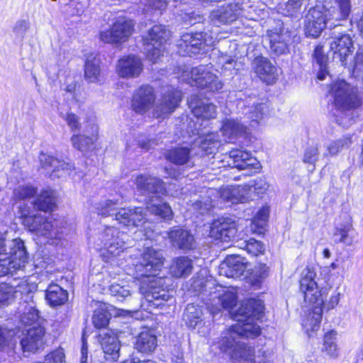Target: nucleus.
Segmentation results:
<instances>
[{
	"label": "nucleus",
	"instance_id": "1",
	"mask_svg": "<svg viewBox=\"0 0 363 363\" xmlns=\"http://www.w3.org/2000/svg\"><path fill=\"white\" fill-rule=\"evenodd\" d=\"M263 303L259 300L250 299L242 303L234 314L238 323L224 331L217 342L218 348L233 358L238 357L248 359L253 355V349L240 343L241 337L254 338L260 334L259 326L254 322L262 318Z\"/></svg>",
	"mask_w": 363,
	"mask_h": 363
},
{
	"label": "nucleus",
	"instance_id": "2",
	"mask_svg": "<svg viewBox=\"0 0 363 363\" xmlns=\"http://www.w3.org/2000/svg\"><path fill=\"white\" fill-rule=\"evenodd\" d=\"M163 264L160 251L147 248L134 264L135 279L142 280L140 286L141 294L150 306L157 308L167 301L172 291L168 289V278L157 277V272Z\"/></svg>",
	"mask_w": 363,
	"mask_h": 363
},
{
	"label": "nucleus",
	"instance_id": "3",
	"mask_svg": "<svg viewBox=\"0 0 363 363\" xmlns=\"http://www.w3.org/2000/svg\"><path fill=\"white\" fill-rule=\"evenodd\" d=\"M315 278L316 273L314 269L306 267L303 269L300 279V290L304 294L305 301L313 305V311L308 313L303 325L307 330L313 331L319 328L323 305V294L318 286Z\"/></svg>",
	"mask_w": 363,
	"mask_h": 363
},
{
	"label": "nucleus",
	"instance_id": "4",
	"mask_svg": "<svg viewBox=\"0 0 363 363\" xmlns=\"http://www.w3.org/2000/svg\"><path fill=\"white\" fill-rule=\"evenodd\" d=\"M179 79L191 86L206 89L211 92H218L223 86L222 82L218 79L216 75L211 72L209 67L206 65H199L191 68L184 67Z\"/></svg>",
	"mask_w": 363,
	"mask_h": 363
},
{
	"label": "nucleus",
	"instance_id": "5",
	"mask_svg": "<svg viewBox=\"0 0 363 363\" xmlns=\"http://www.w3.org/2000/svg\"><path fill=\"white\" fill-rule=\"evenodd\" d=\"M208 294V309L213 316L219 313L221 308L231 309L237 303V295L233 289L217 285L214 281H207L203 289Z\"/></svg>",
	"mask_w": 363,
	"mask_h": 363
},
{
	"label": "nucleus",
	"instance_id": "6",
	"mask_svg": "<svg viewBox=\"0 0 363 363\" xmlns=\"http://www.w3.org/2000/svg\"><path fill=\"white\" fill-rule=\"evenodd\" d=\"M334 106L340 111H350L359 108L362 104L357 87L345 80L334 82L330 87Z\"/></svg>",
	"mask_w": 363,
	"mask_h": 363
},
{
	"label": "nucleus",
	"instance_id": "7",
	"mask_svg": "<svg viewBox=\"0 0 363 363\" xmlns=\"http://www.w3.org/2000/svg\"><path fill=\"white\" fill-rule=\"evenodd\" d=\"M99 245L106 251L107 262L120 256L129 246L130 237L117 228L106 226L99 233Z\"/></svg>",
	"mask_w": 363,
	"mask_h": 363
},
{
	"label": "nucleus",
	"instance_id": "8",
	"mask_svg": "<svg viewBox=\"0 0 363 363\" xmlns=\"http://www.w3.org/2000/svg\"><path fill=\"white\" fill-rule=\"evenodd\" d=\"M169 36V32L162 25H155L143 37L144 50L147 57L152 62H157L162 55L164 44Z\"/></svg>",
	"mask_w": 363,
	"mask_h": 363
},
{
	"label": "nucleus",
	"instance_id": "9",
	"mask_svg": "<svg viewBox=\"0 0 363 363\" xmlns=\"http://www.w3.org/2000/svg\"><path fill=\"white\" fill-rule=\"evenodd\" d=\"M133 21L118 18L108 29L99 33V38L105 43L121 44L128 40L133 32Z\"/></svg>",
	"mask_w": 363,
	"mask_h": 363
},
{
	"label": "nucleus",
	"instance_id": "10",
	"mask_svg": "<svg viewBox=\"0 0 363 363\" xmlns=\"http://www.w3.org/2000/svg\"><path fill=\"white\" fill-rule=\"evenodd\" d=\"M213 43V37L207 33H187L182 35L179 47L185 54L191 55L207 51Z\"/></svg>",
	"mask_w": 363,
	"mask_h": 363
},
{
	"label": "nucleus",
	"instance_id": "11",
	"mask_svg": "<svg viewBox=\"0 0 363 363\" xmlns=\"http://www.w3.org/2000/svg\"><path fill=\"white\" fill-rule=\"evenodd\" d=\"M23 225L30 232L38 236H45L50 238H57L54 232L52 221L41 213L30 214L26 211H21Z\"/></svg>",
	"mask_w": 363,
	"mask_h": 363
},
{
	"label": "nucleus",
	"instance_id": "12",
	"mask_svg": "<svg viewBox=\"0 0 363 363\" xmlns=\"http://www.w3.org/2000/svg\"><path fill=\"white\" fill-rule=\"evenodd\" d=\"M337 27L334 22H329L328 16L321 6L311 8L305 16L304 30L307 36L318 37L326 26Z\"/></svg>",
	"mask_w": 363,
	"mask_h": 363
},
{
	"label": "nucleus",
	"instance_id": "13",
	"mask_svg": "<svg viewBox=\"0 0 363 363\" xmlns=\"http://www.w3.org/2000/svg\"><path fill=\"white\" fill-rule=\"evenodd\" d=\"M10 257L0 258V277L13 274L22 269L27 262V255L22 242H18L12 251Z\"/></svg>",
	"mask_w": 363,
	"mask_h": 363
},
{
	"label": "nucleus",
	"instance_id": "14",
	"mask_svg": "<svg viewBox=\"0 0 363 363\" xmlns=\"http://www.w3.org/2000/svg\"><path fill=\"white\" fill-rule=\"evenodd\" d=\"M218 194L223 201H229L233 203V186L221 188L218 192L216 189H208L205 191L203 194H201L198 199L191 201L193 208L201 214L207 213L213 207V202Z\"/></svg>",
	"mask_w": 363,
	"mask_h": 363
},
{
	"label": "nucleus",
	"instance_id": "15",
	"mask_svg": "<svg viewBox=\"0 0 363 363\" xmlns=\"http://www.w3.org/2000/svg\"><path fill=\"white\" fill-rule=\"evenodd\" d=\"M182 100V92L179 90L169 89L165 91L156 104L153 114L159 119L168 117L178 107Z\"/></svg>",
	"mask_w": 363,
	"mask_h": 363
},
{
	"label": "nucleus",
	"instance_id": "16",
	"mask_svg": "<svg viewBox=\"0 0 363 363\" xmlns=\"http://www.w3.org/2000/svg\"><path fill=\"white\" fill-rule=\"evenodd\" d=\"M330 35V50L334 53V58H337L341 65H344L345 58L352 48V38L350 35L337 30H333Z\"/></svg>",
	"mask_w": 363,
	"mask_h": 363
},
{
	"label": "nucleus",
	"instance_id": "17",
	"mask_svg": "<svg viewBox=\"0 0 363 363\" xmlns=\"http://www.w3.org/2000/svg\"><path fill=\"white\" fill-rule=\"evenodd\" d=\"M39 160L41 167L48 173H50L52 179L61 177L66 174L71 175L74 169L72 164L60 161L49 155L41 153Z\"/></svg>",
	"mask_w": 363,
	"mask_h": 363
},
{
	"label": "nucleus",
	"instance_id": "18",
	"mask_svg": "<svg viewBox=\"0 0 363 363\" xmlns=\"http://www.w3.org/2000/svg\"><path fill=\"white\" fill-rule=\"evenodd\" d=\"M145 212L142 207L121 208L115 213L114 219L125 226L137 227L145 223Z\"/></svg>",
	"mask_w": 363,
	"mask_h": 363
},
{
	"label": "nucleus",
	"instance_id": "19",
	"mask_svg": "<svg viewBox=\"0 0 363 363\" xmlns=\"http://www.w3.org/2000/svg\"><path fill=\"white\" fill-rule=\"evenodd\" d=\"M98 340L105 359L108 361H117L120 356L121 342L115 333L111 330L101 331L98 335Z\"/></svg>",
	"mask_w": 363,
	"mask_h": 363
},
{
	"label": "nucleus",
	"instance_id": "20",
	"mask_svg": "<svg viewBox=\"0 0 363 363\" xmlns=\"http://www.w3.org/2000/svg\"><path fill=\"white\" fill-rule=\"evenodd\" d=\"M168 238L171 245L184 251L196 247V242L193 234L188 230L176 226L168 232Z\"/></svg>",
	"mask_w": 363,
	"mask_h": 363
},
{
	"label": "nucleus",
	"instance_id": "21",
	"mask_svg": "<svg viewBox=\"0 0 363 363\" xmlns=\"http://www.w3.org/2000/svg\"><path fill=\"white\" fill-rule=\"evenodd\" d=\"M210 233L216 239L228 242L236 235L237 224L230 218H218L212 223Z\"/></svg>",
	"mask_w": 363,
	"mask_h": 363
},
{
	"label": "nucleus",
	"instance_id": "22",
	"mask_svg": "<svg viewBox=\"0 0 363 363\" xmlns=\"http://www.w3.org/2000/svg\"><path fill=\"white\" fill-rule=\"evenodd\" d=\"M135 184L137 189L143 194H152L155 198H160L166 193L164 183L157 177L149 175H138L135 178Z\"/></svg>",
	"mask_w": 363,
	"mask_h": 363
},
{
	"label": "nucleus",
	"instance_id": "23",
	"mask_svg": "<svg viewBox=\"0 0 363 363\" xmlns=\"http://www.w3.org/2000/svg\"><path fill=\"white\" fill-rule=\"evenodd\" d=\"M155 101L154 89L150 86H142L135 91L133 96L131 106L137 113L147 112Z\"/></svg>",
	"mask_w": 363,
	"mask_h": 363
},
{
	"label": "nucleus",
	"instance_id": "24",
	"mask_svg": "<svg viewBox=\"0 0 363 363\" xmlns=\"http://www.w3.org/2000/svg\"><path fill=\"white\" fill-rule=\"evenodd\" d=\"M241 13L242 9L238 3H229L213 10L210 18L214 23L228 24L235 21Z\"/></svg>",
	"mask_w": 363,
	"mask_h": 363
},
{
	"label": "nucleus",
	"instance_id": "25",
	"mask_svg": "<svg viewBox=\"0 0 363 363\" xmlns=\"http://www.w3.org/2000/svg\"><path fill=\"white\" fill-rule=\"evenodd\" d=\"M116 71L121 77L135 78L143 71V62L135 55L125 56L118 60Z\"/></svg>",
	"mask_w": 363,
	"mask_h": 363
},
{
	"label": "nucleus",
	"instance_id": "26",
	"mask_svg": "<svg viewBox=\"0 0 363 363\" xmlns=\"http://www.w3.org/2000/svg\"><path fill=\"white\" fill-rule=\"evenodd\" d=\"M189 106L196 118H214L216 116V106L208 101L201 99L197 95H191L188 100Z\"/></svg>",
	"mask_w": 363,
	"mask_h": 363
},
{
	"label": "nucleus",
	"instance_id": "27",
	"mask_svg": "<svg viewBox=\"0 0 363 363\" xmlns=\"http://www.w3.org/2000/svg\"><path fill=\"white\" fill-rule=\"evenodd\" d=\"M246 269V266L241 257L236 255H230L220 264L219 274L229 278L240 277Z\"/></svg>",
	"mask_w": 363,
	"mask_h": 363
},
{
	"label": "nucleus",
	"instance_id": "28",
	"mask_svg": "<svg viewBox=\"0 0 363 363\" xmlns=\"http://www.w3.org/2000/svg\"><path fill=\"white\" fill-rule=\"evenodd\" d=\"M254 69L258 77L267 84H272L277 77V68L266 57H257L253 61Z\"/></svg>",
	"mask_w": 363,
	"mask_h": 363
},
{
	"label": "nucleus",
	"instance_id": "29",
	"mask_svg": "<svg viewBox=\"0 0 363 363\" xmlns=\"http://www.w3.org/2000/svg\"><path fill=\"white\" fill-rule=\"evenodd\" d=\"M44 328L39 325L28 330L21 344L24 352H35L43 345Z\"/></svg>",
	"mask_w": 363,
	"mask_h": 363
},
{
	"label": "nucleus",
	"instance_id": "30",
	"mask_svg": "<svg viewBox=\"0 0 363 363\" xmlns=\"http://www.w3.org/2000/svg\"><path fill=\"white\" fill-rule=\"evenodd\" d=\"M33 298V294L28 293L18 308L21 321L24 325L35 324L40 318L39 312Z\"/></svg>",
	"mask_w": 363,
	"mask_h": 363
},
{
	"label": "nucleus",
	"instance_id": "31",
	"mask_svg": "<svg viewBox=\"0 0 363 363\" xmlns=\"http://www.w3.org/2000/svg\"><path fill=\"white\" fill-rule=\"evenodd\" d=\"M229 157L232 160L233 167L239 169H255L260 167L259 161L248 152L241 150H233L229 152ZM231 165V164H230Z\"/></svg>",
	"mask_w": 363,
	"mask_h": 363
},
{
	"label": "nucleus",
	"instance_id": "32",
	"mask_svg": "<svg viewBox=\"0 0 363 363\" xmlns=\"http://www.w3.org/2000/svg\"><path fill=\"white\" fill-rule=\"evenodd\" d=\"M328 16L329 22H334L346 19L351 11L350 0H335L334 4L329 8L321 6Z\"/></svg>",
	"mask_w": 363,
	"mask_h": 363
},
{
	"label": "nucleus",
	"instance_id": "33",
	"mask_svg": "<svg viewBox=\"0 0 363 363\" xmlns=\"http://www.w3.org/2000/svg\"><path fill=\"white\" fill-rule=\"evenodd\" d=\"M56 201V192L51 189H45L38 195L33 204L38 211L48 212L53 211Z\"/></svg>",
	"mask_w": 363,
	"mask_h": 363
},
{
	"label": "nucleus",
	"instance_id": "34",
	"mask_svg": "<svg viewBox=\"0 0 363 363\" xmlns=\"http://www.w3.org/2000/svg\"><path fill=\"white\" fill-rule=\"evenodd\" d=\"M157 337L150 330L141 332L136 338L135 348L141 353H152L157 347Z\"/></svg>",
	"mask_w": 363,
	"mask_h": 363
},
{
	"label": "nucleus",
	"instance_id": "35",
	"mask_svg": "<svg viewBox=\"0 0 363 363\" xmlns=\"http://www.w3.org/2000/svg\"><path fill=\"white\" fill-rule=\"evenodd\" d=\"M268 40L271 51L274 54L280 55L289 52L287 42L289 40V35L287 33L270 32L268 35Z\"/></svg>",
	"mask_w": 363,
	"mask_h": 363
},
{
	"label": "nucleus",
	"instance_id": "36",
	"mask_svg": "<svg viewBox=\"0 0 363 363\" xmlns=\"http://www.w3.org/2000/svg\"><path fill=\"white\" fill-rule=\"evenodd\" d=\"M159 199L152 196L147 202V211L164 220H171L173 212L170 206L167 203H162Z\"/></svg>",
	"mask_w": 363,
	"mask_h": 363
},
{
	"label": "nucleus",
	"instance_id": "37",
	"mask_svg": "<svg viewBox=\"0 0 363 363\" xmlns=\"http://www.w3.org/2000/svg\"><path fill=\"white\" fill-rule=\"evenodd\" d=\"M192 260L186 256H181L174 259L170 267L172 275L177 278L188 277L192 272Z\"/></svg>",
	"mask_w": 363,
	"mask_h": 363
},
{
	"label": "nucleus",
	"instance_id": "38",
	"mask_svg": "<svg viewBox=\"0 0 363 363\" xmlns=\"http://www.w3.org/2000/svg\"><path fill=\"white\" fill-rule=\"evenodd\" d=\"M220 131L225 138L224 140L227 142L244 134L246 131V127L237 120L226 119L223 122Z\"/></svg>",
	"mask_w": 363,
	"mask_h": 363
},
{
	"label": "nucleus",
	"instance_id": "39",
	"mask_svg": "<svg viewBox=\"0 0 363 363\" xmlns=\"http://www.w3.org/2000/svg\"><path fill=\"white\" fill-rule=\"evenodd\" d=\"M196 143L203 155H211L215 152L220 145L219 136L216 133H211L199 138Z\"/></svg>",
	"mask_w": 363,
	"mask_h": 363
},
{
	"label": "nucleus",
	"instance_id": "40",
	"mask_svg": "<svg viewBox=\"0 0 363 363\" xmlns=\"http://www.w3.org/2000/svg\"><path fill=\"white\" fill-rule=\"evenodd\" d=\"M84 77L91 83L101 81L100 60L96 57L89 56L84 65Z\"/></svg>",
	"mask_w": 363,
	"mask_h": 363
},
{
	"label": "nucleus",
	"instance_id": "41",
	"mask_svg": "<svg viewBox=\"0 0 363 363\" xmlns=\"http://www.w3.org/2000/svg\"><path fill=\"white\" fill-rule=\"evenodd\" d=\"M46 299L52 306L64 304L68 298V294L62 287L57 284H51L46 290Z\"/></svg>",
	"mask_w": 363,
	"mask_h": 363
},
{
	"label": "nucleus",
	"instance_id": "42",
	"mask_svg": "<svg viewBox=\"0 0 363 363\" xmlns=\"http://www.w3.org/2000/svg\"><path fill=\"white\" fill-rule=\"evenodd\" d=\"M164 157L174 164L183 165L190 161V149L185 147H177L169 150Z\"/></svg>",
	"mask_w": 363,
	"mask_h": 363
},
{
	"label": "nucleus",
	"instance_id": "43",
	"mask_svg": "<svg viewBox=\"0 0 363 363\" xmlns=\"http://www.w3.org/2000/svg\"><path fill=\"white\" fill-rule=\"evenodd\" d=\"M203 311L201 306L195 304L187 305L183 315V319L190 328H195L202 319Z\"/></svg>",
	"mask_w": 363,
	"mask_h": 363
},
{
	"label": "nucleus",
	"instance_id": "44",
	"mask_svg": "<svg viewBox=\"0 0 363 363\" xmlns=\"http://www.w3.org/2000/svg\"><path fill=\"white\" fill-rule=\"evenodd\" d=\"M313 57L315 62L319 66L318 79L319 80H323L325 76L328 74V72L327 70L328 57L325 55L322 45H317L315 47Z\"/></svg>",
	"mask_w": 363,
	"mask_h": 363
},
{
	"label": "nucleus",
	"instance_id": "45",
	"mask_svg": "<svg viewBox=\"0 0 363 363\" xmlns=\"http://www.w3.org/2000/svg\"><path fill=\"white\" fill-rule=\"evenodd\" d=\"M96 140V136L94 135L91 137H87L84 135H74L71 138L74 147L82 152L91 150Z\"/></svg>",
	"mask_w": 363,
	"mask_h": 363
},
{
	"label": "nucleus",
	"instance_id": "46",
	"mask_svg": "<svg viewBox=\"0 0 363 363\" xmlns=\"http://www.w3.org/2000/svg\"><path fill=\"white\" fill-rule=\"evenodd\" d=\"M238 247L240 249L245 250L249 254L253 256H257L259 254H262L264 251V245L261 242L253 238L239 242Z\"/></svg>",
	"mask_w": 363,
	"mask_h": 363
},
{
	"label": "nucleus",
	"instance_id": "47",
	"mask_svg": "<svg viewBox=\"0 0 363 363\" xmlns=\"http://www.w3.org/2000/svg\"><path fill=\"white\" fill-rule=\"evenodd\" d=\"M251 197L247 184L233 186V203L245 202Z\"/></svg>",
	"mask_w": 363,
	"mask_h": 363
},
{
	"label": "nucleus",
	"instance_id": "48",
	"mask_svg": "<svg viewBox=\"0 0 363 363\" xmlns=\"http://www.w3.org/2000/svg\"><path fill=\"white\" fill-rule=\"evenodd\" d=\"M96 209L98 213L102 216H115L117 210V203L112 200H106L99 203Z\"/></svg>",
	"mask_w": 363,
	"mask_h": 363
},
{
	"label": "nucleus",
	"instance_id": "49",
	"mask_svg": "<svg viewBox=\"0 0 363 363\" xmlns=\"http://www.w3.org/2000/svg\"><path fill=\"white\" fill-rule=\"evenodd\" d=\"M18 291L8 284L0 285V306L7 304L9 301L16 296Z\"/></svg>",
	"mask_w": 363,
	"mask_h": 363
},
{
	"label": "nucleus",
	"instance_id": "50",
	"mask_svg": "<svg viewBox=\"0 0 363 363\" xmlns=\"http://www.w3.org/2000/svg\"><path fill=\"white\" fill-rule=\"evenodd\" d=\"M319 155L318 145L316 143H312L307 146L303 156V162L314 164Z\"/></svg>",
	"mask_w": 363,
	"mask_h": 363
},
{
	"label": "nucleus",
	"instance_id": "51",
	"mask_svg": "<svg viewBox=\"0 0 363 363\" xmlns=\"http://www.w3.org/2000/svg\"><path fill=\"white\" fill-rule=\"evenodd\" d=\"M335 333L330 331L325 335L323 350L330 356L337 355V345L335 343Z\"/></svg>",
	"mask_w": 363,
	"mask_h": 363
},
{
	"label": "nucleus",
	"instance_id": "52",
	"mask_svg": "<svg viewBox=\"0 0 363 363\" xmlns=\"http://www.w3.org/2000/svg\"><path fill=\"white\" fill-rule=\"evenodd\" d=\"M249 186V191L252 194V192L257 195L264 194L269 189V184L264 179H259L247 184Z\"/></svg>",
	"mask_w": 363,
	"mask_h": 363
},
{
	"label": "nucleus",
	"instance_id": "53",
	"mask_svg": "<svg viewBox=\"0 0 363 363\" xmlns=\"http://www.w3.org/2000/svg\"><path fill=\"white\" fill-rule=\"evenodd\" d=\"M36 194V189L30 186H19L14 191V196L18 200H24L33 197Z\"/></svg>",
	"mask_w": 363,
	"mask_h": 363
},
{
	"label": "nucleus",
	"instance_id": "54",
	"mask_svg": "<svg viewBox=\"0 0 363 363\" xmlns=\"http://www.w3.org/2000/svg\"><path fill=\"white\" fill-rule=\"evenodd\" d=\"M65 354L62 348H58L45 357L44 362L38 363H65Z\"/></svg>",
	"mask_w": 363,
	"mask_h": 363
},
{
	"label": "nucleus",
	"instance_id": "55",
	"mask_svg": "<svg viewBox=\"0 0 363 363\" xmlns=\"http://www.w3.org/2000/svg\"><path fill=\"white\" fill-rule=\"evenodd\" d=\"M266 108V104L263 103L257 104L252 107H249L247 111L245 113L248 116V118L252 121H257L262 118L263 111Z\"/></svg>",
	"mask_w": 363,
	"mask_h": 363
},
{
	"label": "nucleus",
	"instance_id": "56",
	"mask_svg": "<svg viewBox=\"0 0 363 363\" xmlns=\"http://www.w3.org/2000/svg\"><path fill=\"white\" fill-rule=\"evenodd\" d=\"M92 320L96 328H105L109 323V315L103 311H95Z\"/></svg>",
	"mask_w": 363,
	"mask_h": 363
},
{
	"label": "nucleus",
	"instance_id": "57",
	"mask_svg": "<svg viewBox=\"0 0 363 363\" xmlns=\"http://www.w3.org/2000/svg\"><path fill=\"white\" fill-rule=\"evenodd\" d=\"M269 209L268 207L262 208L256 214L253 219V224L263 229L267 223L269 216Z\"/></svg>",
	"mask_w": 363,
	"mask_h": 363
},
{
	"label": "nucleus",
	"instance_id": "58",
	"mask_svg": "<svg viewBox=\"0 0 363 363\" xmlns=\"http://www.w3.org/2000/svg\"><path fill=\"white\" fill-rule=\"evenodd\" d=\"M111 295L121 298V301L130 295L128 286H121L119 284H112L109 286Z\"/></svg>",
	"mask_w": 363,
	"mask_h": 363
},
{
	"label": "nucleus",
	"instance_id": "59",
	"mask_svg": "<svg viewBox=\"0 0 363 363\" xmlns=\"http://www.w3.org/2000/svg\"><path fill=\"white\" fill-rule=\"evenodd\" d=\"M350 143L349 138L341 139L335 142L331 143L327 147L329 155H336L341 148L345 145H348Z\"/></svg>",
	"mask_w": 363,
	"mask_h": 363
},
{
	"label": "nucleus",
	"instance_id": "60",
	"mask_svg": "<svg viewBox=\"0 0 363 363\" xmlns=\"http://www.w3.org/2000/svg\"><path fill=\"white\" fill-rule=\"evenodd\" d=\"M63 118L72 130L79 129L80 123L79 121V118L75 114L67 113L66 115L63 116Z\"/></svg>",
	"mask_w": 363,
	"mask_h": 363
},
{
	"label": "nucleus",
	"instance_id": "61",
	"mask_svg": "<svg viewBox=\"0 0 363 363\" xmlns=\"http://www.w3.org/2000/svg\"><path fill=\"white\" fill-rule=\"evenodd\" d=\"M137 142L138 146L145 150H148L152 146L157 145V143L155 141V140H150L145 136L139 137Z\"/></svg>",
	"mask_w": 363,
	"mask_h": 363
},
{
	"label": "nucleus",
	"instance_id": "62",
	"mask_svg": "<svg viewBox=\"0 0 363 363\" xmlns=\"http://www.w3.org/2000/svg\"><path fill=\"white\" fill-rule=\"evenodd\" d=\"M29 28V23L27 21L21 20L16 23L13 31L20 36H23Z\"/></svg>",
	"mask_w": 363,
	"mask_h": 363
},
{
	"label": "nucleus",
	"instance_id": "63",
	"mask_svg": "<svg viewBox=\"0 0 363 363\" xmlns=\"http://www.w3.org/2000/svg\"><path fill=\"white\" fill-rule=\"evenodd\" d=\"M303 1V0H288L286 5L287 11L289 13H292L298 11L301 8Z\"/></svg>",
	"mask_w": 363,
	"mask_h": 363
},
{
	"label": "nucleus",
	"instance_id": "64",
	"mask_svg": "<svg viewBox=\"0 0 363 363\" xmlns=\"http://www.w3.org/2000/svg\"><path fill=\"white\" fill-rule=\"evenodd\" d=\"M340 294L339 292H335V294L330 296L328 302L325 303H323L325 307H326L328 310L334 308L340 301Z\"/></svg>",
	"mask_w": 363,
	"mask_h": 363
}]
</instances>
